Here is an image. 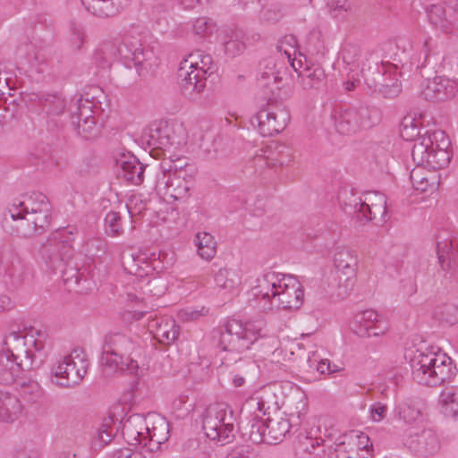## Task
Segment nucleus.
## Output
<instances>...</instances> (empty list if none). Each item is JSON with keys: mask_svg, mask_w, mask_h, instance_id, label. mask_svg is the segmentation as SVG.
I'll use <instances>...</instances> for the list:
<instances>
[{"mask_svg": "<svg viewBox=\"0 0 458 458\" xmlns=\"http://www.w3.org/2000/svg\"><path fill=\"white\" fill-rule=\"evenodd\" d=\"M114 436V429L111 427L109 422H105L98 430L97 435L94 437L92 445L96 448H101L109 444Z\"/></svg>", "mask_w": 458, "mask_h": 458, "instance_id": "3c124183", "label": "nucleus"}, {"mask_svg": "<svg viewBox=\"0 0 458 458\" xmlns=\"http://www.w3.org/2000/svg\"><path fill=\"white\" fill-rule=\"evenodd\" d=\"M423 97L434 102L453 99L458 95V80L445 76H436L426 81L422 88Z\"/></svg>", "mask_w": 458, "mask_h": 458, "instance_id": "5701e85b", "label": "nucleus"}, {"mask_svg": "<svg viewBox=\"0 0 458 458\" xmlns=\"http://www.w3.org/2000/svg\"><path fill=\"white\" fill-rule=\"evenodd\" d=\"M290 120L289 113L282 108H264L251 119V124L263 137L273 136L284 130Z\"/></svg>", "mask_w": 458, "mask_h": 458, "instance_id": "aec40b11", "label": "nucleus"}, {"mask_svg": "<svg viewBox=\"0 0 458 458\" xmlns=\"http://www.w3.org/2000/svg\"><path fill=\"white\" fill-rule=\"evenodd\" d=\"M394 415L406 424L417 422L421 417V411L412 402L404 401L394 408Z\"/></svg>", "mask_w": 458, "mask_h": 458, "instance_id": "a19ab883", "label": "nucleus"}, {"mask_svg": "<svg viewBox=\"0 0 458 458\" xmlns=\"http://www.w3.org/2000/svg\"><path fill=\"white\" fill-rule=\"evenodd\" d=\"M291 427L290 419L282 412H276L273 417H268L266 420V443L272 445L282 442L290 432Z\"/></svg>", "mask_w": 458, "mask_h": 458, "instance_id": "2f4dec72", "label": "nucleus"}, {"mask_svg": "<svg viewBox=\"0 0 458 458\" xmlns=\"http://www.w3.org/2000/svg\"><path fill=\"white\" fill-rule=\"evenodd\" d=\"M244 49V44L237 37L225 42V53L229 55L235 56L241 54Z\"/></svg>", "mask_w": 458, "mask_h": 458, "instance_id": "0e129e2a", "label": "nucleus"}, {"mask_svg": "<svg viewBox=\"0 0 458 458\" xmlns=\"http://www.w3.org/2000/svg\"><path fill=\"white\" fill-rule=\"evenodd\" d=\"M71 34L69 38V41L71 44V47L73 49H80L83 46L85 40H86V31L84 28L78 23H72L71 24Z\"/></svg>", "mask_w": 458, "mask_h": 458, "instance_id": "6e6d98bb", "label": "nucleus"}, {"mask_svg": "<svg viewBox=\"0 0 458 458\" xmlns=\"http://www.w3.org/2000/svg\"><path fill=\"white\" fill-rule=\"evenodd\" d=\"M120 60L126 65L133 64L140 75H143L156 64L153 52L142 46L139 37L131 35H126L120 40Z\"/></svg>", "mask_w": 458, "mask_h": 458, "instance_id": "dca6fc26", "label": "nucleus"}, {"mask_svg": "<svg viewBox=\"0 0 458 458\" xmlns=\"http://www.w3.org/2000/svg\"><path fill=\"white\" fill-rule=\"evenodd\" d=\"M405 358L410 363L413 379L420 385L439 386L456 374L452 359L433 347L409 348Z\"/></svg>", "mask_w": 458, "mask_h": 458, "instance_id": "7ed1b4c3", "label": "nucleus"}, {"mask_svg": "<svg viewBox=\"0 0 458 458\" xmlns=\"http://www.w3.org/2000/svg\"><path fill=\"white\" fill-rule=\"evenodd\" d=\"M41 204V209L30 216V224L33 225L35 231H45L51 223V205Z\"/></svg>", "mask_w": 458, "mask_h": 458, "instance_id": "a18cd8bd", "label": "nucleus"}, {"mask_svg": "<svg viewBox=\"0 0 458 458\" xmlns=\"http://www.w3.org/2000/svg\"><path fill=\"white\" fill-rule=\"evenodd\" d=\"M145 138L149 146L163 150L174 162L173 157L186 145L187 131L179 123L161 120L148 128Z\"/></svg>", "mask_w": 458, "mask_h": 458, "instance_id": "9d476101", "label": "nucleus"}, {"mask_svg": "<svg viewBox=\"0 0 458 458\" xmlns=\"http://www.w3.org/2000/svg\"><path fill=\"white\" fill-rule=\"evenodd\" d=\"M140 290L142 291L143 295H151V296H161L165 292V284L159 278L148 279L143 278L141 280Z\"/></svg>", "mask_w": 458, "mask_h": 458, "instance_id": "8fccbe9b", "label": "nucleus"}, {"mask_svg": "<svg viewBox=\"0 0 458 458\" xmlns=\"http://www.w3.org/2000/svg\"><path fill=\"white\" fill-rule=\"evenodd\" d=\"M28 94L17 92L8 93L5 98H0V109L4 111L5 120L21 119L29 107Z\"/></svg>", "mask_w": 458, "mask_h": 458, "instance_id": "c85d7f7f", "label": "nucleus"}, {"mask_svg": "<svg viewBox=\"0 0 458 458\" xmlns=\"http://www.w3.org/2000/svg\"><path fill=\"white\" fill-rule=\"evenodd\" d=\"M450 140L440 130L420 137L411 149V157L417 165L410 178L415 191L435 192L439 185V174L436 171L445 167L451 160Z\"/></svg>", "mask_w": 458, "mask_h": 458, "instance_id": "f257e3e1", "label": "nucleus"}, {"mask_svg": "<svg viewBox=\"0 0 458 458\" xmlns=\"http://www.w3.org/2000/svg\"><path fill=\"white\" fill-rule=\"evenodd\" d=\"M4 348L0 352V365L4 367L1 379L6 383H13L21 397L28 394L29 381L27 380V365L29 348L26 346V334L13 331L3 342Z\"/></svg>", "mask_w": 458, "mask_h": 458, "instance_id": "20e7f679", "label": "nucleus"}, {"mask_svg": "<svg viewBox=\"0 0 458 458\" xmlns=\"http://www.w3.org/2000/svg\"><path fill=\"white\" fill-rule=\"evenodd\" d=\"M148 423V429H145L146 446L149 445V448H157L159 445L169 438V423L162 416L149 415L145 419Z\"/></svg>", "mask_w": 458, "mask_h": 458, "instance_id": "cd10ccee", "label": "nucleus"}, {"mask_svg": "<svg viewBox=\"0 0 458 458\" xmlns=\"http://www.w3.org/2000/svg\"><path fill=\"white\" fill-rule=\"evenodd\" d=\"M448 9L432 4L427 11L429 23L443 34L458 33V0H446Z\"/></svg>", "mask_w": 458, "mask_h": 458, "instance_id": "6ab92c4d", "label": "nucleus"}, {"mask_svg": "<svg viewBox=\"0 0 458 458\" xmlns=\"http://www.w3.org/2000/svg\"><path fill=\"white\" fill-rule=\"evenodd\" d=\"M436 317L448 326L458 324V304L450 302L438 306Z\"/></svg>", "mask_w": 458, "mask_h": 458, "instance_id": "49530a36", "label": "nucleus"}, {"mask_svg": "<svg viewBox=\"0 0 458 458\" xmlns=\"http://www.w3.org/2000/svg\"><path fill=\"white\" fill-rule=\"evenodd\" d=\"M135 349L136 344L125 335L116 333L106 336L100 358L102 375L106 378L123 371L137 377L142 375L144 369L130 357Z\"/></svg>", "mask_w": 458, "mask_h": 458, "instance_id": "423d86ee", "label": "nucleus"}, {"mask_svg": "<svg viewBox=\"0 0 458 458\" xmlns=\"http://www.w3.org/2000/svg\"><path fill=\"white\" fill-rule=\"evenodd\" d=\"M198 255L204 260H211L216 254V242L212 234L199 232L194 237Z\"/></svg>", "mask_w": 458, "mask_h": 458, "instance_id": "ea45409f", "label": "nucleus"}, {"mask_svg": "<svg viewBox=\"0 0 458 458\" xmlns=\"http://www.w3.org/2000/svg\"><path fill=\"white\" fill-rule=\"evenodd\" d=\"M28 209L23 201L13 203L3 213L2 225L9 233L21 234L25 229Z\"/></svg>", "mask_w": 458, "mask_h": 458, "instance_id": "c756f323", "label": "nucleus"}, {"mask_svg": "<svg viewBox=\"0 0 458 458\" xmlns=\"http://www.w3.org/2000/svg\"><path fill=\"white\" fill-rule=\"evenodd\" d=\"M284 8L279 4H268L259 12V20L267 23H276L284 16Z\"/></svg>", "mask_w": 458, "mask_h": 458, "instance_id": "de8ad7c7", "label": "nucleus"}, {"mask_svg": "<svg viewBox=\"0 0 458 458\" xmlns=\"http://www.w3.org/2000/svg\"><path fill=\"white\" fill-rule=\"evenodd\" d=\"M345 212L354 214L360 221L385 222L386 216V197L377 191L362 195L344 191L341 196Z\"/></svg>", "mask_w": 458, "mask_h": 458, "instance_id": "1a4fd4ad", "label": "nucleus"}, {"mask_svg": "<svg viewBox=\"0 0 458 458\" xmlns=\"http://www.w3.org/2000/svg\"><path fill=\"white\" fill-rule=\"evenodd\" d=\"M351 331L361 338L384 336L389 331V323L374 310L357 312L349 322Z\"/></svg>", "mask_w": 458, "mask_h": 458, "instance_id": "f3484780", "label": "nucleus"}, {"mask_svg": "<svg viewBox=\"0 0 458 458\" xmlns=\"http://www.w3.org/2000/svg\"><path fill=\"white\" fill-rule=\"evenodd\" d=\"M208 310L205 307L194 308L187 307L178 311V318L183 322H191L207 316Z\"/></svg>", "mask_w": 458, "mask_h": 458, "instance_id": "5fc2aeb1", "label": "nucleus"}, {"mask_svg": "<svg viewBox=\"0 0 458 458\" xmlns=\"http://www.w3.org/2000/svg\"><path fill=\"white\" fill-rule=\"evenodd\" d=\"M129 0H81L85 8L92 14L99 17L115 15L125 6Z\"/></svg>", "mask_w": 458, "mask_h": 458, "instance_id": "473e14b6", "label": "nucleus"}, {"mask_svg": "<svg viewBox=\"0 0 458 458\" xmlns=\"http://www.w3.org/2000/svg\"><path fill=\"white\" fill-rule=\"evenodd\" d=\"M320 440L321 439L318 438L306 437L300 445L299 452L301 454V457H311L316 450V447H318V445L320 444Z\"/></svg>", "mask_w": 458, "mask_h": 458, "instance_id": "680f3d73", "label": "nucleus"}, {"mask_svg": "<svg viewBox=\"0 0 458 458\" xmlns=\"http://www.w3.org/2000/svg\"><path fill=\"white\" fill-rule=\"evenodd\" d=\"M148 329L159 343L170 344L179 336L180 328L171 317L152 318L148 323Z\"/></svg>", "mask_w": 458, "mask_h": 458, "instance_id": "393cba45", "label": "nucleus"}, {"mask_svg": "<svg viewBox=\"0 0 458 458\" xmlns=\"http://www.w3.org/2000/svg\"><path fill=\"white\" fill-rule=\"evenodd\" d=\"M387 411L386 404L383 403L377 402L372 403L369 408L370 420L375 423L381 422L386 417Z\"/></svg>", "mask_w": 458, "mask_h": 458, "instance_id": "bf43d9fd", "label": "nucleus"}, {"mask_svg": "<svg viewBox=\"0 0 458 458\" xmlns=\"http://www.w3.org/2000/svg\"><path fill=\"white\" fill-rule=\"evenodd\" d=\"M37 337L33 340L32 345L35 352L30 350V366L33 368L40 367L47 358V352L44 350L46 342V334L40 331H35Z\"/></svg>", "mask_w": 458, "mask_h": 458, "instance_id": "c03bdc74", "label": "nucleus"}, {"mask_svg": "<svg viewBox=\"0 0 458 458\" xmlns=\"http://www.w3.org/2000/svg\"><path fill=\"white\" fill-rule=\"evenodd\" d=\"M309 367L315 369L319 374H332L338 372L340 369L338 366L332 364L328 359L318 360L313 354L312 357L308 358Z\"/></svg>", "mask_w": 458, "mask_h": 458, "instance_id": "603ef678", "label": "nucleus"}, {"mask_svg": "<svg viewBox=\"0 0 458 458\" xmlns=\"http://www.w3.org/2000/svg\"><path fill=\"white\" fill-rule=\"evenodd\" d=\"M147 420L138 415L131 416L128 418L123 426V436L124 440L130 445H143L146 446V434L145 429L147 428Z\"/></svg>", "mask_w": 458, "mask_h": 458, "instance_id": "7c9ffc66", "label": "nucleus"}, {"mask_svg": "<svg viewBox=\"0 0 458 458\" xmlns=\"http://www.w3.org/2000/svg\"><path fill=\"white\" fill-rule=\"evenodd\" d=\"M251 293L264 311L297 310L304 301L302 284L295 276L274 270L264 271L256 278Z\"/></svg>", "mask_w": 458, "mask_h": 458, "instance_id": "f03ea898", "label": "nucleus"}, {"mask_svg": "<svg viewBox=\"0 0 458 458\" xmlns=\"http://www.w3.org/2000/svg\"><path fill=\"white\" fill-rule=\"evenodd\" d=\"M127 210L131 217L140 215L146 209V203L140 195H132L126 203Z\"/></svg>", "mask_w": 458, "mask_h": 458, "instance_id": "4d7b16f0", "label": "nucleus"}, {"mask_svg": "<svg viewBox=\"0 0 458 458\" xmlns=\"http://www.w3.org/2000/svg\"><path fill=\"white\" fill-rule=\"evenodd\" d=\"M352 445H354L352 441H350L348 445L345 443L335 444L334 454H330L329 458H364L356 454V449Z\"/></svg>", "mask_w": 458, "mask_h": 458, "instance_id": "864d4df0", "label": "nucleus"}, {"mask_svg": "<svg viewBox=\"0 0 458 458\" xmlns=\"http://www.w3.org/2000/svg\"><path fill=\"white\" fill-rule=\"evenodd\" d=\"M435 131H432V132ZM427 133H431V131H427L423 136ZM401 136L406 140H414V144L420 137H422V135H420L419 126L414 119L409 117L404 118L402 123Z\"/></svg>", "mask_w": 458, "mask_h": 458, "instance_id": "09e8293b", "label": "nucleus"}, {"mask_svg": "<svg viewBox=\"0 0 458 458\" xmlns=\"http://www.w3.org/2000/svg\"><path fill=\"white\" fill-rule=\"evenodd\" d=\"M118 177L131 184L140 185L144 180L145 166L131 154H123L116 162Z\"/></svg>", "mask_w": 458, "mask_h": 458, "instance_id": "bb28decb", "label": "nucleus"}, {"mask_svg": "<svg viewBox=\"0 0 458 458\" xmlns=\"http://www.w3.org/2000/svg\"><path fill=\"white\" fill-rule=\"evenodd\" d=\"M212 66L211 55L199 50L189 54L180 62L177 72L182 88L190 93H200L206 87Z\"/></svg>", "mask_w": 458, "mask_h": 458, "instance_id": "9b49d317", "label": "nucleus"}, {"mask_svg": "<svg viewBox=\"0 0 458 458\" xmlns=\"http://www.w3.org/2000/svg\"><path fill=\"white\" fill-rule=\"evenodd\" d=\"M95 59L103 64H110L120 59V41L103 43L96 51Z\"/></svg>", "mask_w": 458, "mask_h": 458, "instance_id": "37998d69", "label": "nucleus"}, {"mask_svg": "<svg viewBox=\"0 0 458 458\" xmlns=\"http://www.w3.org/2000/svg\"><path fill=\"white\" fill-rule=\"evenodd\" d=\"M334 449L335 446L327 445L326 442L322 439L311 457L304 458H329L330 454H334Z\"/></svg>", "mask_w": 458, "mask_h": 458, "instance_id": "774afa93", "label": "nucleus"}, {"mask_svg": "<svg viewBox=\"0 0 458 458\" xmlns=\"http://www.w3.org/2000/svg\"><path fill=\"white\" fill-rule=\"evenodd\" d=\"M211 22L205 17L198 18L193 23V31L200 36H206L211 30Z\"/></svg>", "mask_w": 458, "mask_h": 458, "instance_id": "338daca9", "label": "nucleus"}, {"mask_svg": "<svg viewBox=\"0 0 458 458\" xmlns=\"http://www.w3.org/2000/svg\"><path fill=\"white\" fill-rule=\"evenodd\" d=\"M292 149L284 144L274 143L261 148L253 157L257 169L262 171L265 167L278 169L289 165L293 162Z\"/></svg>", "mask_w": 458, "mask_h": 458, "instance_id": "4be33fe9", "label": "nucleus"}, {"mask_svg": "<svg viewBox=\"0 0 458 458\" xmlns=\"http://www.w3.org/2000/svg\"><path fill=\"white\" fill-rule=\"evenodd\" d=\"M350 441L354 443L353 448L356 449V454H358L359 450H364L369 445V438L367 435L362 433H352L349 436L345 437V439L341 443L349 444Z\"/></svg>", "mask_w": 458, "mask_h": 458, "instance_id": "13d9d810", "label": "nucleus"}, {"mask_svg": "<svg viewBox=\"0 0 458 458\" xmlns=\"http://www.w3.org/2000/svg\"><path fill=\"white\" fill-rule=\"evenodd\" d=\"M197 173L195 165L177 158L167 172L157 176L156 191L167 202H185L191 198Z\"/></svg>", "mask_w": 458, "mask_h": 458, "instance_id": "0eeeda50", "label": "nucleus"}, {"mask_svg": "<svg viewBox=\"0 0 458 458\" xmlns=\"http://www.w3.org/2000/svg\"><path fill=\"white\" fill-rule=\"evenodd\" d=\"M242 413H248L244 420L238 424L242 437L253 444L266 443V422L262 417L268 412L263 401L251 399L246 403L242 410Z\"/></svg>", "mask_w": 458, "mask_h": 458, "instance_id": "2eb2a0df", "label": "nucleus"}, {"mask_svg": "<svg viewBox=\"0 0 458 458\" xmlns=\"http://www.w3.org/2000/svg\"><path fill=\"white\" fill-rule=\"evenodd\" d=\"M93 113L91 102L81 98L77 100L76 111H72V123L77 125L79 133L85 138H89L96 130Z\"/></svg>", "mask_w": 458, "mask_h": 458, "instance_id": "a878e982", "label": "nucleus"}, {"mask_svg": "<svg viewBox=\"0 0 458 458\" xmlns=\"http://www.w3.org/2000/svg\"><path fill=\"white\" fill-rule=\"evenodd\" d=\"M333 264L338 275V286L344 291L352 290L356 283L358 255L351 247L337 246L333 251Z\"/></svg>", "mask_w": 458, "mask_h": 458, "instance_id": "a211bd4d", "label": "nucleus"}, {"mask_svg": "<svg viewBox=\"0 0 458 458\" xmlns=\"http://www.w3.org/2000/svg\"><path fill=\"white\" fill-rule=\"evenodd\" d=\"M262 321H242L231 319L221 332L217 348L222 364L238 360L237 356L249 350L260 337L264 336Z\"/></svg>", "mask_w": 458, "mask_h": 458, "instance_id": "39448f33", "label": "nucleus"}, {"mask_svg": "<svg viewBox=\"0 0 458 458\" xmlns=\"http://www.w3.org/2000/svg\"><path fill=\"white\" fill-rule=\"evenodd\" d=\"M276 48L280 54L286 57L295 72L302 68V55L298 52V41L293 35H285L282 37L278 40Z\"/></svg>", "mask_w": 458, "mask_h": 458, "instance_id": "f704fd0d", "label": "nucleus"}, {"mask_svg": "<svg viewBox=\"0 0 458 458\" xmlns=\"http://www.w3.org/2000/svg\"><path fill=\"white\" fill-rule=\"evenodd\" d=\"M297 82L305 89H319L326 81L324 69L318 64L307 65L303 70H298Z\"/></svg>", "mask_w": 458, "mask_h": 458, "instance_id": "72a5a7b5", "label": "nucleus"}, {"mask_svg": "<svg viewBox=\"0 0 458 458\" xmlns=\"http://www.w3.org/2000/svg\"><path fill=\"white\" fill-rule=\"evenodd\" d=\"M226 458H260L259 453L250 446L237 447Z\"/></svg>", "mask_w": 458, "mask_h": 458, "instance_id": "e2e57ef3", "label": "nucleus"}, {"mask_svg": "<svg viewBox=\"0 0 458 458\" xmlns=\"http://www.w3.org/2000/svg\"><path fill=\"white\" fill-rule=\"evenodd\" d=\"M438 403L442 413L448 418H458V386H445L440 393Z\"/></svg>", "mask_w": 458, "mask_h": 458, "instance_id": "4c0bfd02", "label": "nucleus"}, {"mask_svg": "<svg viewBox=\"0 0 458 458\" xmlns=\"http://www.w3.org/2000/svg\"><path fill=\"white\" fill-rule=\"evenodd\" d=\"M68 234H72V231L68 229H63L56 233L55 238L60 240L61 242L47 250L46 263L53 271L64 272V276H66L64 278L65 284L69 287H72L78 293H83L89 289L90 286V282L85 274L78 269H71V275L68 276V271L64 270L72 253L69 244L72 238Z\"/></svg>", "mask_w": 458, "mask_h": 458, "instance_id": "6e6552de", "label": "nucleus"}, {"mask_svg": "<svg viewBox=\"0 0 458 458\" xmlns=\"http://www.w3.org/2000/svg\"><path fill=\"white\" fill-rule=\"evenodd\" d=\"M437 253L440 266L443 270H453L455 268V263L452 260L453 242L450 239L438 240L437 244Z\"/></svg>", "mask_w": 458, "mask_h": 458, "instance_id": "79ce46f5", "label": "nucleus"}, {"mask_svg": "<svg viewBox=\"0 0 458 458\" xmlns=\"http://www.w3.org/2000/svg\"><path fill=\"white\" fill-rule=\"evenodd\" d=\"M32 101L38 102V105L50 115H59L66 107L65 99L57 93H30V102Z\"/></svg>", "mask_w": 458, "mask_h": 458, "instance_id": "c9c22d12", "label": "nucleus"}, {"mask_svg": "<svg viewBox=\"0 0 458 458\" xmlns=\"http://www.w3.org/2000/svg\"><path fill=\"white\" fill-rule=\"evenodd\" d=\"M334 119L336 131L350 135L376 125L379 122V114L375 108L361 106L339 111Z\"/></svg>", "mask_w": 458, "mask_h": 458, "instance_id": "4468645a", "label": "nucleus"}, {"mask_svg": "<svg viewBox=\"0 0 458 458\" xmlns=\"http://www.w3.org/2000/svg\"><path fill=\"white\" fill-rule=\"evenodd\" d=\"M404 444L416 454L428 457L436 454L440 449V441L432 429L410 432L404 438Z\"/></svg>", "mask_w": 458, "mask_h": 458, "instance_id": "b1692460", "label": "nucleus"}, {"mask_svg": "<svg viewBox=\"0 0 458 458\" xmlns=\"http://www.w3.org/2000/svg\"><path fill=\"white\" fill-rule=\"evenodd\" d=\"M42 204H50L46 195H44L41 192H33L30 195V216H32V213H36L38 211V209H41V203Z\"/></svg>", "mask_w": 458, "mask_h": 458, "instance_id": "69168bd1", "label": "nucleus"}, {"mask_svg": "<svg viewBox=\"0 0 458 458\" xmlns=\"http://www.w3.org/2000/svg\"><path fill=\"white\" fill-rule=\"evenodd\" d=\"M214 282L217 288L232 293L242 284V274L235 268L222 267L214 275Z\"/></svg>", "mask_w": 458, "mask_h": 458, "instance_id": "e433bc0d", "label": "nucleus"}, {"mask_svg": "<svg viewBox=\"0 0 458 458\" xmlns=\"http://www.w3.org/2000/svg\"><path fill=\"white\" fill-rule=\"evenodd\" d=\"M89 366L85 353L74 350L59 360L53 369V381L64 387H72L81 382Z\"/></svg>", "mask_w": 458, "mask_h": 458, "instance_id": "ddd939ff", "label": "nucleus"}, {"mask_svg": "<svg viewBox=\"0 0 458 458\" xmlns=\"http://www.w3.org/2000/svg\"><path fill=\"white\" fill-rule=\"evenodd\" d=\"M376 75L371 82L365 78L368 87L374 92H378L388 98H395L401 93L402 84L398 79L396 66L391 64H382V70H378Z\"/></svg>", "mask_w": 458, "mask_h": 458, "instance_id": "412c9836", "label": "nucleus"}, {"mask_svg": "<svg viewBox=\"0 0 458 458\" xmlns=\"http://www.w3.org/2000/svg\"><path fill=\"white\" fill-rule=\"evenodd\" d=\"M21 411V400L0 390V420L13 421Z\"/></svg>", "mask_w": 458, "mask_h": 458, "instance_id": "58836bf2", "label": "nucleus"}, {"mask_svg": "<svg viewBox=\"0 0 458 458\" xmlns=\"http://www.w3.org/2000/svg\"><path fill=\"white\" fill-rule=\"evenodd\" d=\"M238 424L235 411L230 405L215 403L206 411L203 430L209 439L225 445L233 439Z\"/></svg>", "mask_w": 458, "mask_h": 458, "instance_id": "f8f14e48", "label": "nucleus"}, {"mask_svg": "<svg viewBox=\"0 0 458 458\" xmlns=\"http://www.w3.org/2000/svg\"><path fill=\"white\" fill-rule=\"evenodd\" d=\"M106 225L113 236L120 235L123 233L121 217L116 212H109L106 216Z\"/></svg>", "mask_w": 458, "mask_h": 458, "instance_id": "052dcab7", "label": "nucleus"}]
</instances>
